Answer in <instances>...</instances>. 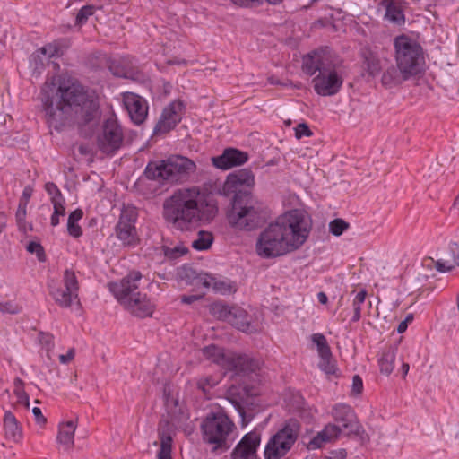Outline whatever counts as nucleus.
<instances>
[{"label": "nucleus", "instance_id": "nucleus-26", "mask_svg": "<svg viewBox=\"0 0 459 459\" xmlns=\"http://www.w3.org/2000/svg\"><path fill=\"white\" fill-rule=\"evenodd\" d=\"M226 395L228 401L233 404L237 411L239 413L242 419V424L247 425L250 421V419H247L244 411V404L246 403L245 400L247 396V388L232 385L227 390Z\"/></svg>", "mask_w": 459, "mask_h": 459}, {"label": "nucleus", "instance_id": "nucleus-13", "mask_svg": "<svg viewBox=\"0 0 459 459\" xmlns=\"http://www.w3.org/2000/svg\"><path fill=\"white\" fill-rule=\"evenodd\" d=\"M255 186V175L250 169H243L230 173L223 184L221 194L226 196L244 195L246 188H253Z\"/></svg>", "mask_w": 459, "mask_h": 459}, {"label": "nucleus", "instance_id": "nucleus-23", "mask_svg": "<svg viewBox=\"0 0 459 459\" xmlns=\"http://www.w3.org/2000/svg\"><path fill=\"white\" fill-rule=\"evenodd\" d=\"M123 100L131 119L135 124L143 123L147 117V107L144 100L137 94L126 92L124 94Z\"/></svg>", "mask_w": 459, "mask_h": 459}, {"label": "nucleus", "instance_id": "nucleus-29", "mask_svg": "<svg viewBox=\"0 0 459 459\" xmlns=\"http://www.w3.org/2000/svg\"><path fill=\"white\" fill-rule=\"evenodd\" d=\"M362 56L367 71L372 76L378 74L387 64V59L385 56H380L377 52L370 48H364Z\"/></svg>", "mask_w": 459, "mask_h": 459}, {"label": "nucleus", "instance_id": "nucleus-24", "mask_svg": "<svg viewBox=\"0 0 459 459\" xmlns=\"http://www.w3.org/2000/svg\"><path fill=\"white\" fill-rule=\"evenodd\" d=\"M333 416L335 421L341 424L342 427L339 428L342 429L347 435H351L352 430L358 431L359 422L350 406L345 404L335 406L333 411Z\"/></svg>", "mask_w": 459, "mask_h": 459}, {"label": "nucleus", "instance_id": "nucleus-38", "mask_svg": "<svg viewBox=\"0 0 459 459\" xmlns=\"http://www.w3.org/2000/svg\"><path fill=\"white\" fill-rule=\"evenodd\" d=\"M211 288L215 293L221 295L231 294L236 291V285L230 281H221L213 277Z\"/></svg>", "mask_w": 459, "mask_h": 459}, {"label": "nucleus", "instance_id": "nucleus-6", "mask_svg": "<svg viewBox=\"0 0 459 459\" xmlns=\"http://www.w3.org/2000/svg\"><path fill=\"white\" fill-rule=\"evenodd\" d=\"M196 170V164L191 159L178 154L170 155L160 162L147 165L144 174L149 179L169 184H184Z\"/></svg>", "mask_w": 459, "mask_h": 459}, {"label": "nucleus", "instance_id": "nucleus-8", "mask_svg": "<svg viewBox=\"0 0 459 459\" xmlns=\"http://www.w3.org/2000/svg\"><path fill=\"white\" fill-rule=\"evenodd\" d=\"M300 430L299 422L290 419L284 426L268 441L264 449L265 459H281L292 447Z\"/></svg>", "mask_w": 459, "mask_h": 459}, {"label": "nucleus", "instance_id": "nucleus-16", "mask_svg": "<svg viewBox=\"0 0 459 459\" xmlns=\"http://www.w3.org/2000/svg\"><path fill=\"white\" fill-rule=\"evenodd\" d=\"M333 65H335L331 56L323 49L312 51L302 58V71L309 76L314 75L316 72L321 74Z\"/></svg>", "mask_w": 459, "mask_h": 459}, {"label": "nucleus", "instance_id": "nucleus-21", "mask_svg": "<svg viewBox=\"0 0 459 459\" xmlns=\"http://www.w3.org/2000/svg\"><path fill=\"white\" fill-rule=\"evenodd\" d=\"M248 160V154L238 149L228 148L222 154L212 157V162L214 167L220 169H230L233 167L241 166Z\"/></svg>", "mask_w": 459, "mask_h": 459}, {"label": "nucleus", "instance_id": "nucleus-62", "mask_svg": "<svg viewBox=\"0 0 459 459\" xmlns=\"http://www.w3.org/2000/svg\"><path fill=\"white\" fill-rule=\"evenodd\" d=\"M234 4L239 6H248L251 3L256 2L257 0H230Z\"/></svg>", "mask_w": 459, "mask_h": 459}, {"label": "nucleus", "instance_id": "nucleus-4", "mask_svg": "<svg viewBox=\"0 0 459 459\" xmlns=\"http://www.w3.org/2000/svg\"><path fill=\"white\" fill-rule=\"evenodd\" d=\"M142 273L130 272L117 282H110L108 288L119 304L131 315L144 318L152 316L154 304L140 290Z\"/></svg>", "mask_w": 459, "mask_h": 459}, {"label": "nucleus", "instance_id": "nucleus-37", "mask_svg": "<svg viewBox=\"0 0 459 459\" xmlns=\"http://www.w3.org/2000/svg\"><path fill=\"white\" fill-rule=\"evenodd\" d=\"M51 202L54 206V212L51 216V225L56 227L59 224V218L64 217L65 214V208L64 206L65 200L63 197H51Z\"/></svg>", "mask_w": 459, "mask_h": 459}, {"label": "nucleus", "instance_id": "nucleus-60", "mask_svg": "<svg viewBox=\"0 0 459 459\" xmlns=\"http://www.w3.org/2000/svg\"><path fill=\"white\" fill-rule=\"evenodd\" d=\"M202 298V295H190V296H182L181 301L186 304H191L195 300H198Z\"/></svg>", "mask_w": 459, "mask_h": 459}, {"label": "nucleus", "instance_id": "nucleus-22", "mask_svg": "<svg viewBox=\"0 0 459 459\" xmlns=\"http://www.w3.org/2000/svg\"><path fill=\"white\" fill-rule=\"evenodd\" d=\"M62 55L60 48L55 43H49L39 48L33 55L32 61L34 63V70L39 74L46 65H53L54 68H57L58 65L51 61V58L60 56Z\"/></svg>", "mask_w": 459, "mask_h": 459}, {"label": "nucleus", "instance_id": "nucleus-32", "mask_svg": "<svg viewBox=\"0 0 459 459\" xmlns=\"http://www.w3.org/2000/svg\"><path fill=\"white\" fill-rule=\"evenodd\" d=\"M409 78L410 77L407 74H404L399 68L397 69L392 65L384 72L381 82L385 88H392Z\"/></svg>", "mask_w": 459, "mask_h": 459}, {"label": "nucleus", "instance_id": "nucleus-35", "mask_svg": "<svg viewBox=\"0 0 459 459\" xmlns=\"http://www.w3.org/2000/svg\"><path fill=\"white\" fill-rule=\"evenodd\" d=\"M232 311L233 307H230L220 302H215L210 307V312L213 316L228 323H230Z\"/></svg>", "mask_w": 459, "mask_h": 459}, {"label": "nucleus", "instance_id": "nucleus-63", "mask_svg": "<svg viewBox=\"0 0 459 459\" xmlns=\"http://www.w3.org/2000/svg\"><path fill=\"white\" fill-rule=\"evenodd\" d=\"M165 396V403L167 407H169L170 404L177 405V401L169 397V394H167L166 389L164 390Z\"/></svg>", "mask_w": 459, "mask_h": 459}, {"label": "nucleus", "instance_id": "nucleus-57", "mask_svg": "<svg viewBox=\"0 0 459 459\" xmlns=\"http://www.w3.org/2000/svg\"><path fill=\"white\" fill-rule=\"evenodd\" d=\"M46 191L48 193V195H51V197H63L60 191L56 187V186L54 183H47L45 186Z\"/></svg>", "mask_w": 459, "mask_h": 459}, {"label": "nucleus", "instance_id": "nucleus-41", "mask_svg": "<svg viewBox=\"0 0 459 459\" xmlns=\"http://www.w3.org/2000/svg\"><path fill=\"white\" fill-rule=\"evenodd\" d=\"M385 18L391 22L400 24L403 22V14L400 7L394 4H388L385 11Z\"/></svg>", "mask_w": 459, "mask_h": 459}, {"label": "nucleus", "instance_id": "nucleus-58", "mask_svg": "<svg viewBox=\"0 0 459 459\" xmlns=\"http://www.w3.org/2000/svg\"><path fill=\"white\" fill-rule=\"evenodd\" d=\"M0 311L16 314L18 313L19 309L16 306H13L11 303H0Z\"/></svg>", "mask_w": 459, "mask_h": 459}, {"label": "nucleus", "instance_id": "nucleus-45", "mask_svg": "<svg viewBox=\"0 0 459 459\" xmlns=\"http://www.w3.org/2000/svg\"><path fill=\"white\" fill-rule=\"evenodd\" d=\"M162 250L164 255L169 259H176L187 253V248L181 246H176L174 247L163 246Z\"/></svg>", "mask_w": 459, "mask_h": 459}, {"label": "nucleus", "instance_id": "nucleus-5", "mask_svg": "<svg viewBox=\"0 0 459 459\" xmlns=\"http://www.w3.org/2000/svg\"><path fill=\"white\" fill-rule=\"evenodd\" d=\"M264 205L250 193L233 196L231 207L227 212L230 225L241 230H252L265 220Z\"/></svg>", "mask_w": 459, "mask_h": 459}, {"label": "nucleus", "instance_id": "nucleus-52", "mask_svg": "<svg viewBox=\"0 0 459 459\" xmlns=\"http://www.w3.org/2000/svg\"><path fill=\"white\" fill-rule=\"evenodd\" d=\"M311 134V130L305 123L299 124L295 128V135L298 139H300L302 136H310Z\"/></svg>", "mask_w": 459, "mask_h": 459}, {"label": "nucleus", "instance_id": "nucleus-46", "mask_svg": "<svg viewBox=\"0 0 459 459\" xmlns=\"http://www.w3.org/2000/svg\"><path fill=\"white\" fill-rule=\"evenodd\" d=\"M217 384L218 380L212 376H205L199 378L197 381V387L206 394Z\"/></svg>", "mask_w": 459, "mask_h": 459}, {"label": "nucleus", "instance_id": "nucleus-30", "mask_svg": "<svg viewBox=\"0 0 459 459\" xmlns=\"http://www.w3.org/2000/svg\"><path fill=\"white\" fill-rule=\"evenodd\" d=\"M202 354L206 359L227 368L233 352H224L221 348L211 344L202 349Z\"/></svg>", "mask_w": 459, "mask_h": 459}, {"label": "nucleus", "instance_id": "nucleus-12", "mask_svg": "<svg viewBox=\"0 0 459 459\" xmlns=\"http://www.w3.org/2000/svg\"><path fill=\"white\" fill-rule=\"evenodd\" d=\"M136 208L131 205L124 206L116 226V235L124 246H134L139 238L135 228L137 219Z\"/></svg>", "mask_w": 459, "mask_h": 459}, {"label": "nucleus", "instance_id": "nucleus-9", "mask_svg": "<svg viewBox=\"0 0 459 459\" xmlns=\"http://www.w3.org/2000/svg\"><path fill=\"white\" fill-rule=\"evenodd\" d=\"M79 283L75 273L66 269L64 272L61 281H51L49 294L55 303L63 308L72 307L73 305H80Z\"/></svg>", "mask_w": 459, "mask_h": 459}, {"label": "nucleus", "instance_id": "nucleus-28", "mask_svg": "<svg viewBox=\"0 0 459 459\" xmlns=\"http://www.w3.org/2000/svg\"><path fill=\"white\" fill-rule=\"evenodd\" d=\"M77 428L76 420H68L61 422L58 425V433L56 436L57 443L65 451L71 450L74 446V434Z\"/></svg>", "mask_w": 459, "mask_h": 459}, {"label": "nucleus", "instance_id": "nucleus-43", "mask_svg": "<svg viewBox=\"0 0 459 459\" xmlns=\"http://www.w3.org/2000/svg\"><path fill=\"white\" fill-rule=\"evenodd\" d=\"M320 369L326 375H334L337 371V367L333 355L320 356L318 364Z\"/></svg>", "mask_w": 459, "mask_h": 459}, {"label": "nucleus", "instance_id": "nucleus-59", "mask_svg": "<svg viewBox=\"0 0 459 459\" xmlns=\"http://www.w3.org/2000/svg\"><path fill=\"white\" fill-rule=\"evenodd\" d=\"M74 357V349H70L66 354H62L59 356V360L63 364H66L70 362Z\"/></svg>", "mask_w": 459, "mask_h": 459}, {"label": "nucleus", "instance_id": "nucleus-17", "mask_svg": "<svg viewBox=\"0 0 459 459\" xmlns=\"http://www.w3.org/2000/svg\"><path fill=\"white\" fill-rule=\"evenodd\" d=\"M183 108V102L180 100H175L166 107L154 127V134H166L173 129L181 120Z\"/></svg>", "mask_w": 459, "mask_h": 459}, {"label": "nucleus", "instance_id": "nucleus-20", "mask_svg": "<svg viewBox=\"0 0 459 459\" xmlns=\"http://www.w3.org/2000/svg\"><path fill=\"white\" fill-rule=\"evenodd\" d=\"M262 365V361L247 354L233 353L230 359L227 369L233 370L237 374L247 376L252 373H257L261 369Z\"/></svg>", "mask_w": 459, "mask_h": 459}, {"label": "nucleus", "instance_id": "nucleus-34", "mask_svg": "<svg viewBox=\"0 0 459 459\" xmlns=\"http://www.w3.org/2000/svg\"><path fill=\"white\" fill-rule=\"evenodd\" d=\"M82 211L81 209H76L68 216L67 230L68 233L74 238L80 237L82 233L81 227L77 224V221L82 218Z\"/></svg>", "mask_w": 459, "mask_h": 459}, {"label": "nucleus", "instance_id": "nucleus-2", "mask_svg": "<svg viewBox=\"0 0 459 459\" xmlns=\"http://www.w3.org/2000/svg\"><path fill=\"white\" fill-rule=\"evenodd\" d=\"M312 226V219L305 210H290L259 234L256 254L269 259L296 251L307 240Z\"/></svg>", "mask_w": 459, "mask_h": 459}, {"label": "nucleus", "instance_id": "nucleus-51", "mask_svg": "<svg viewBox=\"0 0 459 459\" xmlns=\"http://www.w3.org/2000/svg\"><path fill=\"white\" fill-rule=\"evenodd\" d=\"M16 221L21 229H24L26 218V204H20L16 212Z\"/></svg>", "mask_w": 459, "mask_h": 459}, {"label": "nucleus", "instance_id": "nucleus-15", "mask_svg": "<svg viewBox=\"0 0 459 459\" xmlns=\"http://www.w3.org/2000/svg\"><path fill=\"white\" fill-rule=\"evenodd\" d=\"M238 330L246 333H255L262 331V320L255 314H249L240 307H233L230 323Z\"/></svg>", "mask_w": 459, "mask_h": 459}, {"label": "nucleus", "instance_id": "nucleus-27", "mask_svg": "<svg viewBox=\"0 0 459 459\" xmlns=\"http://www.w3.org/2000/svg\"><path fill=\"white\" fill-rule=\"evenodd\" d=\"M340 434L341 429L339 426L327 424L308 442L307 448L309 450L321 448L325 444L336 440Z\"/></svg>", "mask_w": 459, "mask_h": 459}, {"label": "nucleus", "instance_id": "nucleus-25", "mask_svg": "<svg viewBox=\"0 0 459 459\" xmlns=\"http://www.w3.org/2000/svg\"><path fill=\"white\" fill-rule=\"evenodd\" d=\"M158 433L160 440V449L158 453V459H172L171 443L172 436L175 433L174 424L168 419H162L159 424Z\"/></svg>", "mask_w": 459, "mask_h": 459}, {"label": "nucleus", "instance_id": "nucleus-50", "mask_svg": "<svg viewBox=\"0 0 459 459\" xmlns=\"http://www.w3.org/2000/svg\"><path fill=\"white\" fill-rule=\"evenodd\" d=\"M363 391V381L359 375H355L352 378L351 394L359 395Z\"/></svg>", "mask_w": 459, "mask_h": 459}, {"label": "nucleus", "instance_id": "nucleus-44", "mask_svg": "<svg viewBox=\"0 0 459 459\" xmlns=\"http://www.w3.org/2000/svg\"><path fill=\"white\" fill-rule=\"evenodd\" d=\"M350 224L343 219H334L329 223V231L336 237L341 236L346 230H348Z\"/></svg>", "mask_w": 459, "mask_h": 459}, {"label": "nucleus", "instance_id": "nucleus-36", "mask_svg": "<svg viewBox=\"0 0 459 459\" xmlns=\"http://www.w3.org/2000/svg\"><path fill=\"white\" fill-rule=\"evenodd\" d=\"M213 241V236L209 231L200 230L195 239L192 241V247L196 250L208 249Z\"/></svg>", "mask_w": 459, "mask_h": 459}, {"label": "nucleus", "instance_id": "nucleus-39", "mask_svg": "<svg viewBox=\"0 0 459 459\" xmlns=\"http://www.w3.org/2000/svg\"><path fill=\"white\" fill-rule=\"evenodd\" d=\"M14 390L13 393L17 397V403L23 404L27 409L30 408V398L28 394L24 390V383L23 381L16 377L14 379Z\"/></svg>", "mask_w": 459, "mask_h": 459}, {"label": "nucleus", "instance_id": "nucleus-18", "mask_svg": "<svg viewBox=\"0 0 459 459\" xmlns=\"http://www.w3.org/2000/svg\"><path fill=\"white\" fill-rule=\"evenodd\" d=\"M260 435L256 432L246 434L231 453V459H258L257 448Z\"/></svg>", "mask_w": 459, "mask_h": 459}, {"label": "nucleus", "instance_id": "nucleus-54", "mask_svg": "<svg viewBox=\"0 0 459 459\" xmlns=\"http://www.w3.org/2000/svg\"><path fill=\"white\" fill-rule=\"evenodd\" d=\"M347 453L345 449L333 450L328 453L325 459H345Z\"/></svg>", "mask_w": 459, "mask_h": 459}, {"label": "nucleus", "instance_id": "nucleus-55", "mask_svg": "<svg viewBox=\"0 0 459 459\" xmlns=\"http://www.w3.org/2000/svg\"><path fill=\"white\" fill-rule=\"evenodd\" d=\"M351 435L358 436L362 443H368L369 441L368 434L366 433L365 429H363V427L359 423V429H358V431L357 430H352L351 432Z\"/></svg>", "mask_w": 459, "mask_h": 459}, {"label": "nucleus", "instance_id": "nucleus-56", "mask_svg": "<svg viewBox=\"0 0 459 459\" xmlns=\"http://www.w3.org/2000/svg\"><path fill=\"white\" fill-rule=\"evenodd\" d=\"M32 413L38 424L44 426L47 422V419L43 415L41 410L39 407L32 408Z\"/></svg>", "mask_w": 459, "mask_h": 459}, {"label": "nucleus", "instance_id": "nucleus-48", "mask_svg": "<svg viewBox=\"0 0 459 459\" xmlns=\"http://www.w3.org/2000/svg\"><path fill=\"white\" fill-rule=\"evenodd\" d=\"M212 281H213V276H212L208 273H199L195 278V284L196 286L202 285L203 287L209 289L212 286Z\"/></svg>", "mask_w": 459, "mask_h": 459}, {"label": "nucleus", "instance_id": "nucleus-61", "mask_svg": "<svg viewBox=\"0 0 459 459\" xmlns=\"http://www.w3.org/2000/svg\"><path fill=\"white\" fill-rule=\"evenodd\" d=\"M31 195H32V188L30 186L25 187L22 192V198L25 200L24 204H27L30 198L31 197Z\"/></svg>", "mask_w": 459, "mask_h": 459}, {"label": "nucleus", "instance_id": "nucleus-53", "mask_svg": "<svg viewBox=\"0 0 459 459\" xmlns=\"http://www.w3.org/2000/svg\"><path fill=\"white\" fill-rule=\"evenodd\" d=\"M54 336L50 333H39V342L41 344L45 345L48 349L53 347Z\"/></svg>", "mask_w": 459, "mask_h": 459}, {"label": "nucleus", "instance_id": "nucleus-64", "mask_svg": "<svg viewBox=\"0 0 459 459\" xmlns=\"http://www.w3.org/2000/svg\"><path fill=\"white\" fill-rule=\"evenodd\" d=\"M408 325L403 320L399 324L397 327V332L399 333H403L407 330Z\"/></svg>", "mask_w": 459, "mask_h": 459}, {"label": "nucleus", "instance_id": "nucleus-3", "mask_svg": "<svg viewBox=\"0 0 459 459\" xmlns=\"http://www.w3.org/2000/svg\"><path fill=\"white\" fill-rule=\"evenodd\" d=\"M217 209L207 203L197 186L175 190L163 202V217L174 229L188 230L203 220L214 217Z\"/></svg>", "mask_w": 459, "mask_h": 459}, {"label": "nucleus", "instance_id": "nucleus-40", "mask_svg": "<svg viewBox=\"0 0 459 459\" xmlns=\"http://www.w3.org/2000/svg\"><path fill=\"white\" fill-rule=\"evenodd\" d=\"M311 339L312 342L316 345L319 357L332 355V351L326 338L322 333H315L312 335Z\"/></svg>", "mask_w": 459, "mask_h": 459}, {"label": "nucleus", "instance_id": "nucleus-10", "mask_svg": "<svg viewBox=\"0 0 459 459\" xmlns=\"http://www.w3.org/2000/svg\"><path fill=\"white\" fill-rule=\"evenodd\" d=\"M233 423L223 413L208 415L202 424L204 440L214 444V449L221 447L231 431Z\"/></svg>", "mask_w": 459, "mask_h": 459}, {"label": "nucleus", "instance_id": "nucleus-31", "mask_svg": "<svg viewBox=\"0 0 459 459\" xmlns=\"http://www.w3.org/2000/svg\"><path fill=\"white\" fill-rule=\"evenodd\" d=\"M3 421L5 438L18 442L22 438V429L15 416L6 411Z\"/></svg>", "mask_w": 459, "mask_h": 459}, {"label": "nucleus", "instance_id": "nucleus-1", "mask_svg": "<svg viewBox=\"0 0 459 459\" xmlns=\"http://www.w3.org/2000/svg\"><path fill=\"white\" fill-rule=\"evenodd\" d=\"M55 76L41 89V102L48 124L59 129L68 122L86 125L100 117L98 98L78 82H63L56 86Z\"/></svg>", "mask_w": 459, "mask_h": 459}, {"label": "nucleus", "instance_id": "nucleus-49", "mask_svg": "<svg viewBox=\"0 0 459 459\" xmlns=\"http://www.w3.org/2000/svg\"><path fill=\"white\" fill-rule=\"evenodd\" d=\"M93 14V6H83L76 15V21L79 23L84 22L90 16Z\"/></svg>", "mask_w": 459, "mask_h": 459}, {"label": "nucleus", "instance_id": "nucleus-14", "mask_svg": "<svg viewBox=\"0 0 459 459\" xmlns=\"http://www.w3.org/2000/svg\"><path fill=\"white\" fill-rule=\"evenodd\" d=\"M312 82L315 91L320 96L326 97L333 96L340 91L343 79L333 65L321 74H317Z\"/></svg>", "mask_w": 459, "mask_h": 459}, {"label": "nucleus", "instance_id": "nucleus-47", "mask_svg": "<svg viewBox=\"0 0 459 459\" xmlns=\"http://www.w3.org/2000/svg\"><path fill=\"white\" fill-rule=\"evenodd\" d=\"M26 249L28 252H30L31 254H36L39 261L44 262L46 260V255H45L43 247L39 242H35V241L30 242L27 245Z\"/></svg>", "mask_w": 459, "mask_h": 459}, {"label": "nucleus", "instance_id": "nucleus-19", "mask_svg": "<svg viewBox=\"0 0 459 459\" xmlns=\"http://www.w3.org/2000/svg\"><path fill=\"white\" fill-rule=\"evenodd\" d=\"M428 260L439 273L452 272L456 266H459V245L455 242L451 243L437 260L431 257Z\"/></svg>", "mask_w": 459, "mask_h": 459}, {"label": "nucleus", "instance_id": "nucleus-7", "mask_svg": "<svg viewBox=\"0 0 459 459\" xmlns=\"http://www.w3.org/2000/svg\"><path fill=\"white\" fill-rule=\"evenodd\" d=\"M397 67L409 77L423 70L424 57L421 47L405 36L394 40Z\"/></svg>", "mask_w": 459, "mask_h": 459}, {"label": "nucleus", "instance_id": "nucleus-11", "mask_svg": "<svg viewBox=\"0 0 459 459\" xmlns=\"http://www.w3.org/2000/svg\"><path fill=\"white\" fill-rule=\"evenodd\" d=\"M124 143V132L117 118H107L97 134L96 143L100 152L113 154L119 150Z\"/></svg>", "mask_w": 459, "mask_h": 459}, {"label": "nucleus", "instance_id": "nucleus-33", "mask_svg": "<svg viewBox=\"0 0 459 459\" xmlns=\"http://www.w3.org/2000/svg\"><path fill=\"white\" fill-rule=\"evenodd\" d=\"M395 350L389 348L385 351L378 359L380 372L385 376H389L394 368L395 363Z\"/></svg>", "mask_w": 459, "mask_h": 459}, {"label": "nucleus", "instance_id": "nucleus-42", "mask_svg": "<svg viewBox=\"0 0 459 459\" xmlns=\"http://www.w3.org/2000/svg\"><path fill=\"white\" fill-rule=\"evenodd\" d=\"M367 296V291L365 290H361L358 293L355 294L352 307H353V316L352 321L357 322L360 319V311H361V304L364 303Z\"/></svg>", "mask_w": 459, "mask_h": 459}]
</instances>
